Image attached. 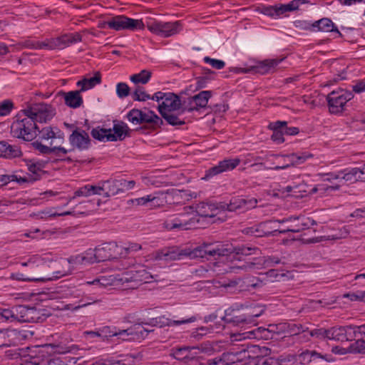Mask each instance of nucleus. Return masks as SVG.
<instances>
[{
	"instance_id": "nucleus-1",
	"label": "nucleus",
	"mask_w": 365,
	"mask_h": 365,
	"mask_svg": "<svg viewBox=\"0 0 365 365\" xmlns=\"http://www.w3.org/2000/svg\"><path fill=\"white\" fill-rule=\"evenodd\" d=\"M258 249L251 247H232L228 245H215L203 243L195 247H184V259H207L214 257H226L230 262L231 265L225 269L226 272L238 273L240 271H249L255 268V263L252 262H242V257L255 254Z\"/></svg>"
},
{
	"instance_id": "nucleus-2",
	"label": "nucleus",
	"mask_w": 365,
	"mask_h": 365,
	"mask_svg": "<svg viewBox=\"0 0 365 365\" xmlns=\"http://www.w3.org/2000/svg\"><path fill=\"white\" fill-rule=\"evenodd\" d=\"M38 127L32 117L21 110L14 118L10 126V133L13 138L31 141L37 136Z\"/></svg>"
},
{
	"instance_id": "nucleus-3",
	"label": "nucleus",
	"mask_w": 365,
	"mask_h": 365,
	"mask_svg": "<svg viewBox=\"0 0 365 365\" xmlns=\"http://www.w3.org/2000/svg\"><path fill=\"white\" fill-rule=\"evenodd\" d=\"M192 207H184L182 211L169 216L163 225L168 230H187L195 227L198 220L195 216Z\"/></svg>"
},
{
	"instance_id": "nucleus-4",
	"label": "nucleus",
	"mask_w": 365,
	"mask_h": 365,
	"mask_svg": "<svg viewBox=\"0 0 365 365\" xmlns=\"http://www.w3.org/2000/svg\"><path fill=\"white\" fill-rule=\"evenodd\" d=\"M324 178V181L331 182L332 180H339L349 183L357 181H365V163L361 168H347L336 173L320 174Z\"/></svg>"
},
{
	"instance_id": "nucleus-5",
	"label": "nucleus",
	"mask_w": 365,
	"mask_h": 365,
	"mask_svg": "<svg viewBox=\"0 0 365 365\" xmlns=\"http://www.w3.org/2000/svg\"><path fill=\"white\" fill-rule=\"evenodd\" d=\"M127 118L134 125L148 124L153 130L160 128L163 124V120L155 112L150 110L143 111L135 108L132 109L128 113Z\"/></svg>"
},
{
	"instance_id": "nucleus-6",
	"label": "nucleus",
	"mask_w": 365,
	"mask_h": 365,
	"mask_svg": "<svg viewBox=\"0 0 365 365\" xmlns=\"http://www.w3.org/2000/svg\"><path fill=\"white\" fill-rule=\"evenodd\" d=\"M276 334H277V326L269 324L267 328L260 327L243 333L232 334L230 336V341H240L247 339L269 340L272 339Z\"/></svg>"
},
{
	"instance_id": "nucleus-7",
	"label": "nucleus",
	"mask_w": 365,
	"mask_h": 365,
	"mask_svg": "<svg viewBox=\"0 0 365 365\" xmlns=\"http://www.w3.org/2000/svg\"><path fill=\"white\" fill-rule=\"evenodd\" d=\"M257 346H249L248 344H241L239 350L232 351L223 353L221 356L222 359V365H231L237 362L243 361L249 359L251 361L252 353L259 351Z\"/></svg>"
},
{
	"instance_id": "nucleus-8",
	"label": "nucleus",
	"mask_w": 365,
	"mask_h": 365,
	"mask_svg": "<svg viewBox=\"0 0 365 365\" xmlns=\"http://www.w3.org/2000/svg\"><path fill=\"white\" fill-rule=\"evenodd\" d=\"M354 98L351 91H333L327 95L329 109L331 113L338 114L344 110L346 103Z\"/></svg>"
},
{
	"instance_id": "nucleus-9",
	"label": "nucleus",
	"mask_w": 365,
	"mask_h": 365,
	"mask_svg": "<svg viewBox=\"0 0 365 365\" xmlns=\"http://www.w3.org/2000/svg\"><path fill=\"white\" fill-rule=\"evenodd\" d=\"M294 222L293 224L288 226L284 230H274V232H279V233L299 232L302 230L309 228L311 225H316V222L309 217H305L302 216H292L289 217L283 218L282 220H276V222L284 223V222Z\"/></svg>"
},
{
	"instance_id": "nucleus-10",
	"label": "nucleus",
	"mask_w": 365,
	"mask_h": 365,
	"mask_svg": "<svg viewBox=\"0 0 365 365\" xmlns=\"http://www.w3.org/2000/svg\"><path fill=\"white\" fill-rule=\"evenodd\" d=\"M24 113H28L36 124V122L46 123L56 114L55 109L46 103H37L24 109Z\"/></svg>"
},
{
	"instance_id": "nucleus-11",
	"label": "nucleus",
	"mask_w": 365,
	"mask_h": 365,
	"mask_svg": "<svg viewBox=\"0 0 365 365\" xmlns=\"http://www.w3.org/2000/svg\"><path fill=\"white\" fill-rule=\"evenodd\" d=\"M108 29L115 31L143 29L144 24L141 20L133 19L125 16H115L109 19Z\"/></svg>"
},
{
	"instance_id": "nucleus-12",
	"label": "nucleus",
	"mask_w": 365,
	"mask_h": 365,
	"mask_svg": "<svg viewBox=\"0 0 365 365\" xmlns=\"http://www.w3.org/2000/svg\"><path fill=\"white\" fill-rule=\"evenodd\" d=\"M148 29L162 37H169L178 34L181 30V25L179 21L163 22L155 21L147 25Z\"/></svg>"
},
{
	"instance_id": "nucleus-13",
	"label": "nucleus",
	"mask_w": 365,
	"mask_h": 365,
	"mask_svg": "<svg viewBox=\"0 0 365 365\" xmlns=\"http://www.w3.org/2000/svg\"><path fill=\"white\" fill-rule=\"evenodd\" d=\"M279 159V165L272 168L274 170H284L292 166H296L304 163L307 159L313 158V155L303 152L300 153H291L284 155H276Z\"/></svg>"
},
{
	"instance_id": "nucleus-14",
	"label": "nucleus",
	"mask_w": 365,
	"mask_h": 365,
	"mask_svg": "<svg viewBox=\"0 0 365 365\" xmlns=\"http://www.w3.org/2000/svg\"><path fill=\"white\" fill-rule=\"evenodd\" d=\"M309 335L319 340H333L343 342L342 326L328 329L320 327L309 331Z\"/></svg>"
},
{
	"instance_id": "nucleus-15",
	"label": "nucleus",
	"mask_w": 365,
	"mask_h": 365,
	"mask_svg": "<svg viewBox=\"0 0 365 365\" xmlns=\"http://www.w3.org/2000/svg\"><path fill=\"white\" fill-rule=\"evenodd\" d=\"M15 321L34 323L41 320V312L34 307L19 305L14 307Z\"/></svg>"
},
{
	"instance_id": "nucleus-16",
	"label": "nucleus",
	"mask_w": 365,
	"mask_h": 365,
	"mask_svg": "<svg viewBox=\"0 0 365 365\" xmlns=\"http://www.w3.org/2000/svg\"><path fill=\"white\" fill-rule=\"evenodd\" d=\"M257 200L252 197L249 199L235 197H232L229 203L221 202L220 206L222 211L245 212L257 206Z\"/></svg>"
},
{
	"instance_id": "nucleus-17",
	"label": "nucleus",
	"mask_w": 365,
	"mask_h": 365,
	"mask_svg": "<svg viewBox=\"0 0 365 365\" xmlns=\"http://www.w3.org/2000/svg\"><path fill=\"white\" fill-rule=\"evenodd\" d=\"M153 278L151 274L146 271L143 265L138 264L134 269L123 272L119 280L122 283L131 282L148 283L151 282Z\"/></svg>"
},
{
	"instance_id": "nucleus-18",
	"label": "nucleus",
	"mask_w": 365,
	"mask_h": 365,
	"mask_svg": "<svg viewBox=\"0 0 365 365\" xmlns=\"http://www.w3.org/2000/svg\"><path fill=\"white\" fill-rule=\"evenodd\" d=\"M155 260L171 262L184 259V247H167L158 250L152 254Z\"/></svg>"
},
{
	"instance_id": "nucleus-19",
	"label": "nucleus",
	"mask_w": 365,
	"mask_h": 365,
	"mask_svg": "<svg viewBox=\"0 0 365 365\" xmlns=\"http://www.w3.org/2000/svg\"><path fill=\"white\" fill-rule=\"evenodd\" d=\"M26 336L25 331L0 329V348L16 346Z\"/></svg>"
},
{
	"instance_id": "nucleus-20",
	"label": "nucleus",
	"mask_w": 365,
	"mask_h": 365,
	"mask_svg": "<svg viewBox=\"0 0 365 365\" xmlns=\"http://www.w3.org/2000/svg\"><path fill=\"white\" fill-rule=\"evenodd\" d=\"M212 96V91H202L192 97L188 98L187 101L184 102L185 109L189 112L199 110L207 106L209 99Z\"/></svg>"
},
{
	"instance_id": "nucleus-21",
	"label": "nucleus",
	"mask_w": 365,
	"mask_h": 365,
	"mask_svg": "<svg viewBox=\"0 0 365 365\" xmlns=\"http://www.w3.org/2000/svg\"><path fill=\"white\" fill-rule=\"evenodd\" d=\"M68 140L73 146L71 151L76 148L79 150H86L91 147L90 137L84 130L76 128L69 135Z\"/></svg>"
},
{
	"instance_id": "nucleus-22",
	"label": "nucleus",
	"mask_w": 365,
	"mask_h": 365,
	"mask_svg": "<svg viewBox=\"0 0 365 365\" xmlns=\"http://www.w3.org/2000/svg\"><path fill=\"white\" fill-rule=\"evenodd\" d=\"M142 322L135 324L126 329H123L120 334H127V337H123V341H142L147 337L153 329H148L143 327Z\"/></svg>"
},
{
	"instance_id": "nucleus-23",
	"label": "nucleus",
	"mask_w": 365,
	"mask_h": 365,
	"mask_svg": "<svg viewBox=\"0 0 365 365\" xmlns=\"http://www.w3.org/2000/svg\"><path fill=\"white\" fill-rule=\"evenodd\" d=\"M221 202H201L196 206L195 212L202 217H214L222 212Z\"/></svg>"
},
{
	"instance_id": "nucleus-24",
	"label": "nucleus",
	"mask_w": 365,
	"mask_h": 365,
	"mask_svg": "<svg viewBox=\"0 0 365 365\" xmlns=\"http://www.w3.org/2000/svg\"><path fill=\"white\" fill-rule=\"evenodd\" d=\"M240 163L239 158L225 159L218 164L210 168L206 173V178L212 177L223 172H227L235 169Z\"/></svg>"
},
{
	"instance_id": "nucleus-25",
	"label": "nucleus",
	"mask_w": 365,
	"mask_h": 365,
	"mask_svg": "<svg viewBox=\"0 0 365 365\" xmlns=\"http://www.w3.org/2000/svg\"><path fill=\"white\" fill-rule=\"evenodd\" d=\"M182 108L180 98L173 93H167L164 101L158 106L160 114L164 112L178 111Z\"/></svg>"
},
{
	"instance_id": "nucleus-26",
	"label": "nucleus",
	"mask_w": 365,
	"mask_h": 365,
	"mask_svg": "<svg viewBox=\"0 0 365 365\" xmlns=\"http://www.w3.org/2000/svg\"><path fill=\"white\" fill-rule=\"evenodd\" d=\"M54 50H61L71 44L81 42L82 36L78 33L66 34L61 36L53 38Z\"/></svg>"
},
{
	"instance_id": "nucleus-27",
	"label": "nucleus",
	"mask_w": 365,
	"mask_h": 365,
	"mask_svg": "<svg viewBox=\"0 0 365 365\" xmlns=\"http://www.w3.org/2000/svg\"><path fill=\"white\" fill-rule=\"evenodd\" d=\"M73 271V267L70 265L67 269H62L55 271L49 274H45L38 277H26L21 278L22 280L28 282H47L58 279L62 277L70 274Z\"/></svg>"
},
{
	"instance_id": "nucleus-28",
	"label": "nucleus",
	"mask_w": 365,
	"mask_h": 365,
	"mask_svg": "<svg viewBox=\"0 0 365 365\" xmlns=\"http://www.w3.org/2000/svg\"><path fill=\"white\" fill-rule=\"evenodd\" d=\"M322 359L327 362H332L334 358L331 354H322L316 351L305 350L299 354L297 356V361L302 364H308L309 363Z\"/></svg>"
},
{
	"instance_id": "nucleus-29",
	"label": "nucleus",
	"mask_w": 365,
	"mask_h": 365,
	"mask_svg": "<svg viewBox=\"0 0 365 365\" xmlns=\"http://www.w3.org/2000/svg\"><path fill=\"white\" fill-rule=\"evenodd\" d=\"M81 90L71 91L68 92L61 91L58 95L64 99L65 104L71 108H77L81 106L83 103L82 96H81Z\"/></svg>"
},
{
	"instance_id": "nucleus-30",
	"label": "nucleus",
	"mask_w": 365,
	"mask_h": 365,
	"mask_svg": "<svg viewBox=\"0 0 365 365\" xmlns=\"http://www.w3.org/2000/svg\"><path fill=\"white\" fill-rule=\"evenodd\" d=\"M343 342L351 341L359 336H365V324L356 326L349 325L342 326Z\"/></svg>"
},
{
	"instance_id": "nucleus-31",
	"label": "nucleus",
	"mask_w": 365,
	"mask_h": 365,
	"mask_svg": "<svg viewBox=\"0 0 365 365\" xmlns=\"http://www.w3.org/2000/svg\"><path fill=\"white\" fill-rule=\"evenodd\" d=\"M53 141L51 142L50 146L44 145L38 141L33 143V145L36 150L43 154L55 153L58 157H63L72 150H67L61 146L53 145Z\"/></svg>"
},
{
	"instance_id": "nucleus-32",
	"label": "nucleus",
	"mask_w": 365,
	"mask_h": 365,
	"mask_svg": "<svg viewBox=\"0 0 365 365\" xmlns=\"http://www.w3.org/2000/svg\"><path fill=\"white\" fill-rule=\"evenodd\" d=\"M128 130L129 128L126 123L123 122H118L117 123H114L113 130L110 129V132H108V140H122L128 135Z\"/></svg>"
},
{
	"instance_id": "nucleus-33",
	"label": "nucleus",
	"mask_w": 365,
	"mask_h": 365,
	"mask_svg": "<svg viewBox=\"0 0 365 365\" xmlns=\"http://www.w3.org/2000/svg\"><path fill=\"white\" fill-rule=\"evenodd\" d=\"M198 349L201 353H204L208 355H211L214 354L215 352V348L213 346L212 343L210 341H205L202 344H200L199 346H193V347H189V346H184L182 348H179L175 350L174 355L175 357L177 359H182V358H185L186 356L181 357L182 353L183 351H188L190 349Z\"/></svg>"
},
{
	"instance_id": "nucleus-34",
	"label": "nucleus",
	"mask_w": 365,
	"mask_h": 365,
	"mask_svg": "<svg viewBox=\"0 0 365 365\" xmlns=\"http://www.w3.org/2000/svg\"><path fill=\"white\" fill-rule=\"evenodd\" d=\"M21 155L22 152L18 146L10 145L5 140L0 141V158L11 159Z\"/></svg>"
},
{
	"instance_id": "nucleus-35",
	"label": "nucleus",
	"mask_w": 365,
	"mask_h": 365,
	"mask_svg": "<svg viewBox=\"0 0 365 365\" xmlns=\"http://www.w3.org/2000/svg\"><path fill=\"white\" fill-rule=\"evenodd\" d=\"M313 31H322V32H336L339 36H341V34L338 30L337 27L328 18H323L319 21H316L312 24Z\"/></svg>"
},
{
	"instance_id": "nucleus-36",
	"label": "nucleus",
	"mask_w": 365,
	"mask_h": 365,
	"mask_svg": "<svg viewBox=\"0 0 365 365\" xmlns=\"http://www.w3.org/2000/svg\"><path fill=\"white\" fill-rule=\"evenodd\" d=\"M21 365H59L58 361L41 356H29L21 359Z\"/></svg>"
},
{
	"instance_id": "nucleus-37",
	"label": "nucleus",
	"mask_w": 365,
	"mask_h": 365,
	"mask_svg": "<svg viewBox=\"0 0 365 365\" xmlns=\"http://www.w3.org/2000/svg\"><path fill=\"white\" fill-rule=\"evenodd\" d=\"M284 125H287V123L286 121L278 120L269 123L268 126L269 129L273 130L271 139L277 144H281L284 141V138L283 137V135H284L283 126Z\"/></svg>"
},
{
	"instance_id": "nucleus-38",
	"label": "nucleus",
	"mask_w": 365,
	"mask_h": 365,
	"mask_svg": "<svg viewBox=\"0 0 365 365\" xmlns=\"http://www.w3.org/2000/svg\"><path fill=\"white\" fill-rule=\"evenodd\" d=\"M103 182V197H109L122 193L118 179L110 178Z\"/></svg>"
},
{
	"instance_id": "nucleus-39",
	"label": "nucleus",
	"mask_w": 365,
	"mask_h": 365,
	"mask_svg": "<svg viewBox=\"0 0 365 365\" xmlns=\"http://www.w3.org/2000/svg\"><path fill=\"white\" fill-rule=\"evenodd\" d=\"M196 320H197V317L195 316H192L187 319L174 320V319L167 318L164 315H162V316L158 317V327L162 328V327H165L180 326L182 324L194 322Z\"/></svg>"
},
{
	"instance_id": "nucleus-40",
	"label": "nucleus",
	"mask_w": 365,
	"mask_h": 365,
	"mask_svg": "<svg viewBox=\"0 0 365 365\" xmlns=\"http://www.w3.org/2000/svg\"><path fill=\"white\" fill-rule=\"evenodd\" d=\"M27 167L29 171L31 173L27 177H22L23 179L26 180L25 182H30L33 183L34 182L40 179L41 173H42V169L43 165L41 163L38 162H32L29 161L27 163Z\"/></svg>"
},
{
	"instance_id": "nucleus-41",
	"label": "nucleus",
	"mask_w": 365,
	"mask_h": 365,
	"mask_svg": "<svg viewBox=\"0 0 365 365\" xmlns=\"http://www.w3.org/2000/svg\"><path fill=\"white\" fill-rule=\"evenodd\" d=\"M185 110H186L183 106V108L178 111L164 112L163 113H160V115L168 124L173 126L182 125H184L185 122V120L180 116Z\"/></svg>"
},
{
	"instance_id": "nucleus-42",
	"label": "nucleus",
	"mask_w": 365,
	"mask_h": 365,
	"mask_svg": "<svg viewBox=\"0 0 365 365\" xmlns=\"http://www.w3.org/2000/svg\"><path fill=\"white\" fill-rule=\"evenodd\" d=\"M101 82V76L99 72H96L93 76L90 78H84L78 81L76 83L77 86L80 87V90L84 92L87 90L91 89L96 85L100 84Z\"/></svg>"
},
{
	"instance_id": "nucleus-43",
	"label": "nucleus",
	"mask_w": 365,
	"mask_h": 365,
	"mask_svg": "<svg viewBox=\"0 0 365 365\" xmlns=\"http://www.w3.org/2000/svg\"><path fill=\"white\" fill-rule=\"evenodd\" d=\"M273 222H276V220H269L262 222L257 225H255V237H261L264 236L274 235V233L275 232H274V230L272 231L271 229L272 227L269 226Z\"/></svg>"
},
{
	"instance_id": "nucleus-44",
	"label": "nucleus",
	"mask_w": 365,
	"mask_h": 365,
	"mask_svg": "<svg viewBox=\"0 0 365 365\" xmlns=\"http://www.w3.org/2000/svg\"><path fill=\"white\" fill-rule=\"evenodd\" d=\"M56 132L54 131L53 128L51 127H46L43 128L40 133V138L42 140H48L49 139L54 140L58 139L61 141L63 140V133L61 132L58 128H56Z\"/></svg>"
},
{
	"instance_id": "nucleus-45",
	"label": "nucleus",
	"mask_w": 365,
	"mask_h": 365,
	"mask_svg": "<svg viewBox=\"0 0 365 365\" xmlns=\"http://www.w3.org/2000/svg\"><path fill=\"white\" fill-rule=\"evenodd\" d=\"M284 359H276L273 357L263 358L259 356H252L251 361L249 364L251 365H283Z\"/></svg>"
},
{
	"instance_id": "nucleus-46",
	"label": "nucleus",
	"mask_w": 365,
	"mask_h": 365,
	"mask_svg": "<svg viewBox=\"0 0 365 365\" xmlns=\"http://www.w3.org/2000/svg\"><path fill=\"white\" fill-rule=\"evenodd\" d=\"M214 331L213 326L208 327H200L194 330L190 334V339L192 341H200L203 339L205 336L212 333Z\"/></svg>"
},
{
	"instance_id": "nucleus-47",
	"label": "nucleus",
	"mask_w": 365,
	"mask_h": 365,
	"mask_svg": "<svg viewBox=\"0 0 365 365\" xmlns=\"http://www.w3.org/2000/svg\"><path fill=\"white\" fill-rule=\"evenodd\" d=\"M118 249H120L119 255L122 258H125L129 255H131L136 252L138 250H141V245L135 242H128L123 247H118Z\"/></svg>"
},
{
	"instance_id": "nucleus-48",
	"label": "nucleus",
	"mask_w": 365,
	"mask_h": 365,
	"mask_svg": "<svg viewBox=\"0 0 365 365\" xmlns=\"http://www.w3.org/2000/svg\"><path fill=\"white\" fill-rule=\"evenodd\" d=\"M50 346L53 349V352L59 354H64L66 353L73 352L77 349V347L74 344H68L62 341L57 344H50Z\"/></svg>"
},
{
	"instance_id": "nucleus-49",
	"label": "nucleus",
	"mask_w": 365,
	"mask_h": 365,
	"mask_svg": "<svg viewBox=\"0 0 365 365\" xmlns=\"http://www.w3.org/2000/svg\"><path fill=\"white\" fill-rule=\"evenodd\" d=\"M110 244H103L96 247V254L98 262L107 260L111 257Z\"/></svg>"
},
{
	"instance_id": "nucleus-50",
	"label": "nucleus",
	"mask_w": 365,
	"mask_h": 365,
	"mask_svg": "<svg viewBox=\"0 0 365 365\" xmlns=\"http://www.w3.org/2000/svg\"><path fill=\"white\" fill-rule=\"evenodd\" d=\"M281 61L282 60L277 59L265 60L259 63V65L256 66V71L261 73H268L275 66H277Z\"/></svg>"
},
{
	"instance_id": "nucleus-51",
	"label": "nucleus",
	"mask_w": 365,
	"mask_h": 365,
	"mask_svg": "<svg viewBox=\"0 0 365 365\" xmlns=\"http://www.w3.org/2000/svg\"><path fill=\"white\" fill-rule=\"evenodd\" d=\"M26 180L15 174H6L0 172V187L8 185L11 182H16L19 184L24 183Z\"/></svg>"
},
{
	"instance_id": "nucleus-52",
	"label": "nucleus",
	"mask_w": 365,
	"mask_h": 365,
	"mask_svg": "<svg viewBox=\"0 0 365 365\" xmlns=\"http://www.w3.org/2000/svg\"><path fill=\"white\" fill-rule=\"evenodd\" d=\"M151 78V72L147 70H142L140 73L132 75L130 81L135 84H146Z\"/></svg>"
},
{
	"instance_id": "nucleus-53",
	"label": "nucleus",
	"mask_w": 365,
	"mask_h": 365,
	"mask_svg": "<svg viewBox=\"0 0 365 365\" xmlns=\"http://www.w3.org/2000/svg\"><path fill=\"white\" fill-rule=\"evenodd\" d=\"M225 313H226V316L224 317L222 319L227 322H229V323L232 322L237 326L244 324H250L249 320L247 319L246 313L239 315V316H233L231 318L227 317L230 315V314H228V310H226Z\"/></svg>"
},
{
	"instance_id": "nucleus-54",
	"label": "nucleus",
	"mask_w": 365,
	"mask_h": 365,
	"mask_svg": "<svg viewBox=\"0 0 365 365\" xmlns=\"http://www.w3.org/2000/svg\"><path fill=\"white\" fill-rule=\"evenodd\" d=\"M350 354H365V340L359 339L349 344Z\"/></svg>"
},
{
	"instance_id": "nucleus-55",
	"label": "nucleus",
	"mask_w": 365,
	"mask_h": 365,
	"mask_svg": "<svg viewBox=\"0 0 365 365\" xmlns=\"http://www.w3.org/2000/svg\"><path fill=\"white\" fill-rule=\"evenodd\" d=\"M132 98L134 101H146L150 99L151 96L145 92L144 88L137 86L132 94Z\"/></svg>"
},
{
	"instance_id": "nucleus-56",
	"label": "nucleus",
	"mask_w": 365,
	"mask_h": 365,
	"mask_svg": "<svg viewBox=\"0 0 365 365\" xmlns=\"http://www.w3.org/2000/svg\"><path fill=\"white\" fill-rule=\"evenodd\" d=\"M108 132H110V129L96 128L91 130V135L99 141H108Z\"/></svg>"
},
{
	"instance_id": "nucleus-57",
	"label": "nucleus",
	"mask_w": 365,
	"mask_h": 365,
	"mask_svg": "<svg viewBox=\"0 0 365 365\" xmlns=\"http://www.w3.org/2000/svg\"><path fill=\"white\" fill-rule=\"evenodd\" d=\"M0 321L15 322L14 307L11 309L0 308Z\"/></svg>"
},
{
	"instance_id": "nucleus-58",
	"label": "nucleus",
	"mask_w": 365,
	"mask_h": 365,
	"mask_svg": "<svg viewBox=\"0 0 365 365\" xmlns=\"http://www.w3.org/2000/svg\"><path fill=\"white\" fill-rule=\"evenodd\" d=\"M31 47L34 49L54 50L53 38H47L43 41H36Z\"/></svg>"
},
{
	"instance_id": "nucleus-59",
	"label": "nucleus",
	"mask_w": 365,
	"mask_h": 365,
	"mask_svg": "<svg viewBox=\"0 0 365 365\" xmlns=\"http://www.w3.org/2000/svg\"><path fill=\"white\" fill-rule=\"evenodd\" d=\"M14 108L12 101L7 99L0 102V116H6L10 114Z\"/></svg>"
},
{
	"instance_id": "nucleus-60",
	"label": "nucleus",
	"mask_w": 365,
	"mask_h": 365,
	"mask_svg": "<svg viewBox=\"0 0 365 365\" xmlns=\"http://www.w3.org/2000/svg\"><path fill=\"white\" fill-rule=\"evenodd\" d=\"M163 195H156L155 194L149 195V208L159 207L163 205L165 200L163 197Z\"/></svg>"
},
{
	"instance_id": "nucleus-61",
	"label": "nucleus",
	"mask_w": 365,
	"mask_h": 365,
	"mask_svg": "<svg viewBox=\"0 0 365 365\" xmlns=\"http://www.w3.org/2000/svg\"><path fill=\"white\" fill-rule=\"evenodd\" d=\"M116 93L120 98L129 96L130 88L125 83H118L116 86Z\"/></svg>"
},
{
	"instance_id": "nucleus-62",
	"label": "nucleus",
	"mask_w": 365,
	"mask_h": 365,
	"mask_svg": "<svg viewBox=\"0 0 365 365\" xmlns=\"http://www.w3.org/2000/svg\"><path fill=\"white\" fill-rule=\"evenodd\" d=\"M116 333V327L105 326L103 327L102 328H100V334H101L103 338L115 336Z\"/></svg>"
},
{
	"instance_id": "nucleus-63",
	"label": "nucleus",
	"mask_w": 365,
	"mask_h": 365,
	"mask_svg": "<svg viewBox=\"0 0 365 365\" xmlns=\"http://www.w3.org/2000/svg\"><path fill=\"white\" fill-rule=\"evenodd\" d=\"M203 60L206 63L210 64L213 68L217 70L222 69L225 66V61L219 59L212 58L209 56H205Z\"/></svg>"
},
{
	"instance_id": "nucleus-64",
	"label": "nucleus",
	"mask_w": 365,
	"mask_h": 365,
	"mask_svg": "<svg viewBox=\"0 0 365 365\" xmlns=\"http://www.w3.org/2000/svg\"><path fill=\"white\" fill-rule=\"evenodd\" d=\"M85 264H93L98 262L96 254V249H89L82 254Z\"/></svg>"
}]
</instances>
